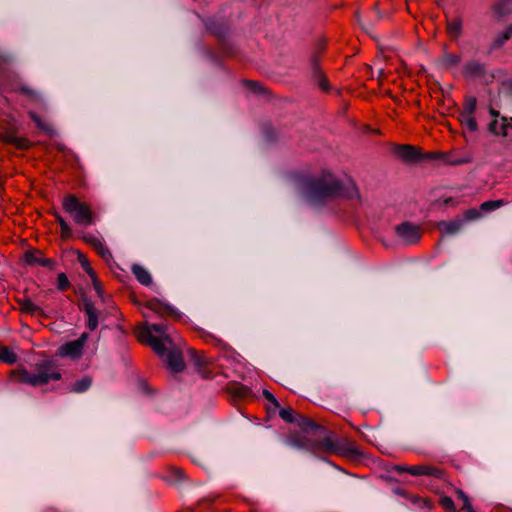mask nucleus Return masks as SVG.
<instances>
[{
  "label": "nucleus",
  "instance_id": "nucleus-1",
  "mask_svg": "<svg viewBox=\"0 0 512 512\" xmlns=\"http://www.w3.org/2000/svg\"><path fill=\"white\" fill-rule=\"evenodd\" d=\"M280 417L288 422L295 423L300 432H292L286 436L288 446L308 451L314 455L324 453L335 454L351 459L362 456L358 446L346 438H337L324 426L316 424L312 419L297 414L292 408H281Z\"/></svg>",
  "mask_w": 512,
  "mask_h": 512
},
{
  "label": "nucleus",
  "instance_id": "nucleus-2",
  "mask_svg": "<svg viewBox=\"0 0 512 512\" xmlns=\"http://www.w3.org/2000/svg\"><path fill=\"white\" fill-rule=\"evenodd\" d=\"M307 191L310 199L316 203L338 197L359 198V191L354 182H342L329 172L311 178L307 182Z\"/></svg>",
  "mask_w": 512,
  "mask_h": 512
},
{
  "label": "nucleus",
  "instance_id": "nucleus-3",
  "mask_svg": "<svg viewBox=\"0 0 512 512\" xmlns=\"http://www.w3.org/2000/svg\"><path fill=\"white\" fill-rule=\"evenodd\" d=\"M9 378L17 384L40 387L51 381H59L62 374L57 361L51 357H45L33 364L31 370L24 366L11 370Z\"/></svg>",
  "mask_w": 512,
  "mask_h": 512
},
{
  "label": "nucleus",
  "instance_id": "nucleus-4",
  "mask_svg": "<svg viewBox=\"0 0 512 512\" xmlns=\"http://www.w3.org/2000/svg\"><path fill=\"white\" fill-rule=\"evenodd\" d=\"M167 332L168 326L165 323L149 324L145 322L136 330L139 341L150 345L156 354H164L166 343L172 342Z\"/></svg>",
  "mask_w": 512,
  "mask_h": 512
},
{
  "label": "nucleus",
  "instance_id": "nucleus-5",
  "mask_svg": "<svg viewBox=\"0 0 512 512\" xmlns=\"http://www.w3.org/2000/svg\"><path fill=\"white\" fill-rule=\"evenodd\" d=\"M62 208L79 226H91L95 223V215L89 203L81 201L74 194H66L62 199Z\"/></svg>",
  "mask_w": 512,
  "mask_h": 512
},
{
  "label": "nucleus",
  "instance_id": "nucleus-6",
  "mask_svg": "<svg viewBox=\"0 0 512 512\" xmlns=\"http://www.w3.org/2000/svg\"><path fill=\"white\" fill-rule=\"evenodd\" d=\"M393 470L398 473H408L412 476H428L436 479H445V471L434 465L420 464V465H405L397 464L393 467Z\"/></svg>",
  "mask_w": 512,
  "mask_h": 512
},
{
  "label": "nucleus",
  "instance_id": "nucleus-7",
  "mask_svg": "<svg viewBox=\"0 0 512 512\" xmlns=\"http://www.w3.org/2000/svg\"><path fill=\"white\" fill-rule=\"evenodd\" d=\"M189 355L197 372L202 378L208 379L213 377L214 369L213 359L211 357H209L205 352L197 351L195 349H191L189 351Z\"/></svg>",
  "mask_w": 512,
  "mask_h": 512
},
{
  "label": "nucleus",
  "instance_id": "nucleus-8",
  "mask_svg": "<svg viewBox=\"0 0 512 512\" xmlns=\"http://www.w3.org/2000/svg\"><path fill=\"white\" fill-rule=\"evenodd\" d=\"M396 236L405 245L416 244L421 238L420 227L409 221H405L395 227Z\"/></svg>",
  "mask_w": 512,
  "mask_h": 512
},
{
  "label": "nucleus",
  "instance_id": "nucleus-9",
  "mask_svg": "<svg viewBox=\"0 0 512 512\" xmlns=\"http://www.w3.org/2000/svg\"><path fill=\"white\" fill-rule=\"evenodd\" d=\"M87 339L88 333H82L78 339L61 345L57 350V355L60 357H69L73 360L80 358L83 354V349Z\"/></svg>",
  "mask_w": 512,
  "mask_h": 512
},
{
  "label": "nucleus",
  "instance_id": "nucleus-10",
  "mask_svg": "<svg viewBox=\"0 0 512 512\" xmlns=\"http://www.w3.org/2000/svg\"><path fill=\"white\" fill-rule=\"evenodd\" d=\"M462 75L467 79H485L487 77L486 64L471 59L462 66Z\"/></svg>",
  "mask_w": 512,
  "mask_h": 512
},
{
  "label": "nucleus",
  "instance_id": "nucleus-11",
  "mask_svg": "<svg viewBox=\"0 0 512 512\" xmlns=\"http://www.w3.org/2000/svg\"><path fill=\"white\" fill-rule=\"evenodd\" d=\"M24 261L29 266L39 265L52 271L56 269L55 260L44 257L42 252L39 250L26 251L24 254Z\"/></svg>",
  "mask_w": 512,
  "mask_h": 512
},
{
  "label": "nucleus",
  "instance_id": "nucleus-12",
  "mask_svg": "<svg viewBox=\"0 0 512 512\" xmlns=\"http://www.w3.org/2000/svg\"><path fill=\"white\" fill-rule=\"evenodd\" d=\"M167 364L168 368L175 373L183 371L185 362L183 356L178 350H169L165 346L164 354H158Z\"/></svg>",
  "mask_w": 512,
  "mask_h": 512
},
{
  "label": "nucleus",
  "instance_id": "nucleus-13",
  "mask_svg": "<svg viewBox=\"0 0 512 512\" xmlns=\"http://www.w3.org/2000/svg\"><path fill=\"white\" fill-rule=\"evenodd\" d=\"M394 153L404 162L413 163L422 158L420 151L412 145H397L394 148Z\"/></svg>",
  "mask_w": 512,
  "mask_h": 512
},
{
  "label": "nucleus",
  "instance_id": "nucleus-14",
  "mask_svg": "<svg viewBox=\"0 0 512 512\" xmlns=\"http://www.w3.org/2000/svg\"><path fill=\"white\" fill-rule=\"evenodd\" d=\"M82 239L91 245L106 262L112 259V253L102 239L90 233L85 234Z\"/></svg>",
  "mask_w": 512,
  "mask_h": 512
},
{
  "label": "nucleus",
  "instance_id": "nucleus-15",
  "mask_svg": "<svg viewBox=\"0 0 512 512\" xmlns=\"http://www.w3.org/2000/svg\"><path fill=\"white\" fill-rule=\"evenodd\" d=\"M0 141L5 144L13 145L17 149L27 150L31 147V142L25 137H19L14 132L7 131L0 134Z\"/></svg>",
  "mask_w": 512,
  "mask_h": 512
},
{
  "label": "nucleus",
  "instance_id": "nucleus-16",
  "mask_svg": "<svg viewBox=\"0 0 512 512\" xmlns=\"http://www.w3.org/2000/svg\"><path fill=\"white\" fill-rule=\"evenodd\" d=\"M145 307L150 311L163 316V315H171L174 316L177 314L176 310L168 304H165L157 299L148 300L145 304Z\"/></svg>",
  "mask_w": 512,
  "mask_h": 512
},
{
  "label": "nucleus",
  "instance_id": "nucleus-17",
  "mask_svg": "<svg viewBox=\"0 0 512 512\" xmlns=\"http://www.w3.org/2000/svg\"><path fill=\"white\" fill-rule=\"evenodd\" d=\"M83 310L87 316V328L94 331L98 327V311L93 302L85 300Z\"/></svg>",
  "mask_w": 512,
  "mask_h": 512
},
{
  "label": "nucleus",
  "instance_id": "nucleus-18",
  "mask_svg": "<svg viewBox=\"0 0 512 512\" xmlns=\"http://www.w3.org/2000/svg\"><path fill=\"white\" fill-rule=\"evenodd\" d=\"M508 128L512 129V117H501V122L494 119L489 124V131L495 135L507 136Z\"/></svg>",
  "mask_w": 512,
  "mask_h": 512
},
{
  "label": "nucleus",
  "instance_id": "nucleus-19",
  "mask_svg": "<svg viewBox=\"0 0 512 512\" xmlns=\"http://www.w3.org/2000/svg\"><path fill=\"white\" fill-rule=\"evenodd\" d=\"M464 224V220L457 218L451 221H441L438 223V229L444 235H454L458 233Z\"/></svg>",
  "mask_w": 512,
  "mask_h": 512
},
{
  "label": "nucleus",
  "instance_id": "nucleus-20",
  "mask_svg": "<svg viewBox=\"0 0 512 512\" xmlns=\"http://www.w3.org/2000/svg\"><path fill=\"white\" fill-rule=\"evenodd\" d=\"M163 480L170 484H177L184 480L185 475L180 467L171 466L162 476Z\"/></svg>",
  "mask_w": 512,
  "mask_h": 512
},
{
  "label": "nucleus",
  "instance_id": "nucleus-21",
  "mask_svg": "<svg viewBox=\"0 0 512 512\" xmlns=\"http://www.w3.org/2000/svg\"><path fill=\"white\" fill-rule=\"evenodd\" d=\"M131 270L139 283H141L144 286H149L152 284L151 274L146 268L139 264H134Z\"/></svg>",
  "mask_w": 512,
  "mask_h": 512
},
{
  "label": "nucleus",
  "instance_id": "nucleus-22",
  "mask_svg": "<svg viewBox=\"0 0 512 512\" xmlns=\"http://www.w3.org/2000/svg\"><path fill=\"white\" fill-rule=\"evenodd\" d=\"M512 37V23L493 40L490 51L500 49Z\"/></svg>",
  "mask_w": 512,
  "mask_h": 512
},
{
  "label": "nucleus",
  "instance_id": "nucleus-23",
  "mask_svg": "<svg viewBox=\"0 0 512 512\" xmlns=\"http://www.w3.org/2000/svg\"><path fill=\"white\" fill-rule=\"evenodd\" d=\"M312 73H313V77L317 80L320 88L324 91H328L329 90L328 81H327L326 77L324 76V74L322 73V71L320 70V68L318 66L317 59L312 60Z\"/></svg>",
  "mask_w": 512,
  "mask_h": 512
},
{
  "label": "nucleus",
  "instance_id": "nucleus-24",
  "mask_svg": "<svg viewBox=\"0 0 512 512\" xmlns=\"http://www.w3.org/2000/svg\"><path fill=\"white\" fill-rule=\"evenodd\" d=\"M461 61V57L456 54L445 52L439 59L440 65L445 69L457 66Z\"/></svg>",
  "mask_w": 512,
  "mask_h": 512
},
{
  "label": "nucleus",
  "instance_id": "nucleus-25",
  "mask_svg": "<svg viewBox=\"0 0 512 512\" xmlns=\"http://www.w3.org/2000/svg\"><path fill=\"white\" fill-rule=\"evenodd\" d=\"M18 303L20 305L21 311L26 314L39 315L42 313V309L39 306H37L34 302H32L30 299L18 300Z\"/></svg>",
  "mask_w": 512,
  "mask_h": 512
},
{
  "label": "nucleus",
  "instance_id": "nucleus-26",
  "mask_svg": "<svg viewBox=\"0 0 512 512\" xmlns=\"http://www.w3.org/2000/svg\"><path fill=\"white\" fill-rule=\"evenodd\" d=\"M229 393L238 399H244L248 397L251 393L250 389L242 384L234 383L228 387Z\"/></svg>",
  "mask_w": 512,
  "mask_h": 512
},
{
  "label": "nucleus",
  "instance_id": "nucleus-27",
  "mask_svg": "<svg viewBox=\"0 0 512 512\" xmlns=\"http://www.w3.org/2000/svg\"><path fill=\"white\" fill-rule=\"evenodd\" d=\"M447 32L453 38H458L462 32V20L453 18L447 21Z\"/></svg>",
  "mask_w": 512,
  "mask_h": 512
},
{
  "label": "nucleus",
  "instance_id": "nucleus-28",
  "mask_svg": "<svg viewBox=\"0 0 512 512\" xmlns=\"http://www.w3.org/2000/svg\"><path fill=\"white\" fill-rule=\"evenodd\" d=\"M91 384L92 379L89 376H84L71 384V391L74 393H83L90 388Z\"/></svg>",
  "mask_w": 512,
  "mask_h": 512
},
{
  "label": "nucleus",
  "instance_id": "nucleus-29",
  "mask_svg": "<svg viewBox=\"0 0 512 512\" xmlns=\"http://www.w3.org/2000/svg\"><path fill=\"white\" fill-rule=\"evenodd\" d=\"M0 360L7 364H14L17 361V355L7 346H0Z\"/></svg>",
  "mask_w": 512,
  "mask_h": 512
},
{
  "label": "nucleus",
  "instance_id": "nucleus-30",
  "mask_svg": "<svg viewBox=\"0 0 512 512\" xmlns=\"http://www.w3.org/2000/svg\"><path fill=\"white\" fill-rule=\"evenodd\" d=\"M54 217L60 226L61 237L63 239H67V238L71 237L72 230H71V227L69 226V224L65 221V219L57 212L54 213Z\"/></svg>",
  "mask_w": 512,
  "mask_h": 512
},
{
  "label": "nucleus",
  "instance_id": "nucleus-31",
  "mask_svg": "<svg viewBox=\"0 0 512 512\" xmlns=\"http://www.w3.org/2000/svg\"><path fill=\"white\" fill-rule=\"evenodd\" d=\"M460 121L469 131L475 132L478 128L476 119L470 114H460Z\"/></svg>",
  "mask_w": 512,
  "mask_h": 512
},
{
  "label": "nucleus",
  "instance_id": "nucleus-32",
  "mask_svg": "<svg viewBox=\"0 0 512 512\" xmlns=\"http://www.w3.org/2000/svg\"><path fill=\"white\" fill-rule=\"evenodd\" d=\"M29 116L33 120V122L37 125V127L46 132V133H52L53 129L51 125L41 119L40 116H38L35 112H29Z\"/></svg>",
  "mask_w": 512,
  "mask_h": 512
},
{
  "label": "nucleus",
  "instance_id": "nucleus-33",
  "mask_svg": "<svg viewBox=\"0 0 512 512\" xmlns=\"http://www.w3.org/2000/svg\"><path fill=\"white\" fill-rule=\"evenodd\" d=\"M70 288V281L65 273H59L57 277V289L66 291Z\"/></svg>",
  "mask_w": 512,
  "mask_h": 512
},
{
  "label": "nucleus",
  "instance_id": "nucleus-34",
  "mask_svg": "<svg viewBox=\"0 0 512 512\" xmlns=\"http://www.w3.org/2000/svg\"><path fill=\"white\" fill-rule=\"evenodd\" d=\"M458 498L462 501V510L466 512H475L467 495L461 491H457Z\"/></svg>",
  "mask_w": 512,
  "mask_h": 512
},
{
  "label": "nucleus",
  "instance_id": "nucleus-35",
  "mask_svg": "<svg viewBox=\"0 0 512 512\" xmlns=\"http://www.w3.org/2000/svg\"><path fill=\"white\" fill-rule=\"evenodd\" d=\"M439 504L440 506L448 511V512H455V505H454V501L448 497V496H443L439 499Z\"/></svg>",
  "mask_w": 512,
  "mask_h": 512
},
{
  "label": "nucleus",
  "instance_id": "nucleus-36",
  "mask_svg": "<svg viewBox=\"0 0 512 512\" xmlns=\"http://www.w3.org/2000/svg\"><path fill=\"white\" fill-rule=\"evenodd\" d=\"M18 91L27 96L28 98L30 99H33V100H37L39 98V94L36 90H34L33 88L29 87V86H20L18 88Z\"/></svg>",
  "mask_w": 512,
  "mask_h": 512
},
{
  "label": "nucleus",
  "instance_id": "nucleus-37",
  "mask_svg": "<svg viewBox=\"0 0 512 512\" xmlns=\"http://www.w3.org/2000/svg\"><path fill=\"white\" fill-rule=\"evenodd\" d=\"M80 263H81V266L83 268V270L89 275V277L91 279H94L95 278V271L93 270V268L91 267L89 261L87 258H85L84 256H82L80 258Z\"/></svg>",
  "mask_w": 512,
  "mask_h": 512
},
{
  "label": "nucleus",
  "instance_id": "nucleus-38",
  "mask_svg": "<svg viewBox=\"0 0 512 512\" xmlns=\"http://www.w3.org/2000/svg\"><path fill=\"white\" fill-rule=\"evenodd\" d=\"M476 109V99L470 98L465 102V106L461 114H470L473 115Z\"/></svg>",
  "mask_w": 512,
  "mask_h": 512
},
{
  "label": "nucleus",
  "instance_id": "nucleus-39",
  "mask_svg": "<svg viewBox=\"0 0 512 512\" xmlns=\"http://www.w3.org/2000/svg\"><path fill=\"white\" fill-rule=\"evenodd\" d=\"M502 204V201H486L481 204V209L483 211H492L499 208Z\"/></svg>",
  "mask_w": 512,
  "mask_h": 512
},
{
  "label": "nucleus",
  "instance_id": "nucleus-40",
  "mask_svg": "<svg viewBox=\"0 0 512 512\" xmlns=\"http://www.w3.org/2000/svg\"><path fill=\"white\" fill-rule=\"evenodd\" d=\"M411 501H412V503L419 505V507H421V508L422 507L430 508V503L425 498H421L419 496H412Z\"/></svg>",
  "mask_w": 512,
  "mask_h": 512
},
{
  "label": "nucleus",
  "instance_id": "nucleus-41",
  "mask_svg": "<svg viewBox=\"0 0 512 512\" xmlns=\"http://www.w3.org/2000/svg\"><path fill=\"white\" fill-rule=\"evenodd\" d=\"M480 217V213L476 209H469L465 212V220L471 221Z\"/></svg>",
  "mask_w": 512,
  "mask_h": 512
},
{
  "label": "nucleus",
  "instance_id": "nucleus-42",
  "mask_svg": "<svg viewBox=\"0 0 512 512\" xmlns=\"http://www.w3.org/2000/svg\"><path fill=\"white\" fill-rule=\"evenodd\" d=\"M263 395H264L265 399L268 400L270 403H272L275 407H279L280 406L278 401H277V399L268 390H266V389L263 390Z\"/></svg>",
  "mask_w": 512,
  "mask_h": 512
},
{
  "label": "nucleus",
  "instance_id": "nucleus-43",
  "mask_svg": "<svg viewBox=\"0 0 512 512\" xmlns=\"http://www.w3.org/2000/svg\"><path fill=\"white\" fill-rule=\"evenodd\" d=\"M91 280H92L93 287H94L95 291L101 297L103 292H102L101 284H100V282L97 279V276L95 275V278L91 279Z\"/></svg>",
  "mask_w": 512,
  "mask_h": 512
},
{
  "label": "nucleus",
  "instance_id": "nucleus-44",
  "mask_svg": "<svg viewBox=\"0 0 512 512\" xmlns=\"http://www.w3.org/2000/svg\"><path fill=\"white\" fill-rule=\"evenodd\" d=\"M247 85H249L254 91L261 92V86L258 82L255 81H247Z\"/></svg>",
  "mask_w": 512,
  "mask_h": 512
},
{
  "label": "nucleus",
  "instance_id": "nucleus-45",
  "mask_svg": "<svg viewBox=\"0 0 512 512\" xmlns=\"http://www.w3.org/2000/svg\"><path fill=\"white\" fill-rule=\"evenodd\" d=\"M466 162H468V160H466V159H449V160H447V163H449L451 165H460V164H463Z\"/></svg>",
  "mask_w": 512,
  "mask_h": 512
},
{
  "label": "nucleus",
  "instance_id": "nucleus-46",
  "mask_svg": "<svg viewBox=\"0 0 512 512\" xmlns=\"http://www.w3.org/2000/svg\"><path fill=\"white\" fill-rule=\"evenodd\" d=\"M494 10L499 13L500 15H504V14H507L509 13L510 11L508 10H505L502 5L498 4V5H495L494 6Z\"/></svg>",
  "mask_w": 512,
  "mask_h": 512
},
{
  "label": "nucleus",
  "instance_id": "nucleus-47",
  "mask_svg": "<svg viewBox=\"0 0 512 512\" xmlns=\"http://www.w3.org/2000/svg\"><path fill=\"white\" fill-rule=\"evenodd\" d=\"M441 156L440 153H430L428 154L426 157L429 158V159H436V158H439Z\"/></svg>",
  "mask_w": 512,
  "mask_h": 512
},
{
  "label": "nucleus",
  "instance_id": "nucleus-48",
  "mask_svg": "<svg viewBox=\"0 0 512 512\" xmlns=\"http://www.w3.org/2000/svg\"><path fill=\"white\" fill-rule=\"evenodd\" d=\"M490 113H491V115H492V116H494L495 118H497V117L499 116V113H498L496 110H494V109H491Z\"/></svg>",
  "mask_w": 512,
  "mask_h": 512
},
{
  "label": "nucleus",
  "instance_id": "nucleus-49",
  "mask_svg": "<svg viewBox=\"0 0 512 512\" xmlns=\"http://www.w3.org/2000/svg\"><path fill=\"white\" fill-rule=\"evenodd\" d=\"M210 337H211V338H212V340H213V341H215L217 344H220V343L222 342L221 340H219V339H217V338H215V337H212V336H210Z\"/></svg>",
  "mask_w": 512,
  "mask_h": 512
},
{
  "label": "nucleus",
  "instance_id": "nucleus-50",
  "mask_svg": "<svg viewBox=\"0 0 512 512\" xmlns=\"http://www.w3.org/2000/svg\"><path fill=\"white\" fill-rule=\"evenodd\" d=\"M213 32H214L215 34L220 35V33H219L217 30H213Z\"/></svg>",
  "mask_w": 512,
  "mask_h": 512
},
{
  "label": "nucleus",
  "instance_id": "nucleus-51",
  "mask_svg": "<svg viewBox=\"0 0 512 512\" xmlns=\"http://www.w3.org/2000/svg\"><path fill=\"white\" fill-rule=\"evenodd\" d=\"M143 316H144V317H148V314H147V313H145V312H143Z\"/></svg>",
  "mask_w": 512,
  "mask_h": 512
}]
</instances>
